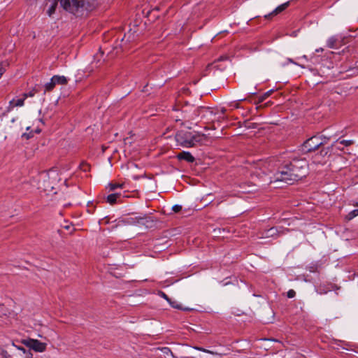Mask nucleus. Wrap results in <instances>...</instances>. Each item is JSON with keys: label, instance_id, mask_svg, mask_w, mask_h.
<instances>
[{"label": "nucleus", "instance_id": "obj_1", "mask_svg": "<svg viewBox=\"0 0 358 358\" xmlns=\"http://www.w3.org/2000/svg\"><path fill=\"white\" fill-rule=\"evenodd\" d=\"M287 153L270 157L273 176L270 178V184L281 181L292 183L299 180L306 174L308 163L305 159H294L290 162Z\"/></svg>", "mask_w": 358, "mask_h": 358}, {"label": "nucleus", "instance_id": "obj_2", "mask_svg": "<svg viewBox=\"0 0 358 358\" xmlns=\"http://www.w3.org/2000/svg\"><path fill=\"white\" fill-rule=\"evenodd\" d=\"M64 10L76 15H83L85 12L94 10L99 3V0H60Z\"/></svg>", "mask_w": 358, "mask_h": 358}, {"label": "nucleus", "instance_id": "obj_3", "mask_svg": "<svg viewBox=\"0 0 358 358\" xmlns=\"http://www.w3.org/2000/svg\"><path fill=\"white\" fill-rule=\"evenodd\" d=\"M175 138L177 143L184 148L204 145L208 141V136L203 134L183 130L178 131Z\"/></svg>", "mask_w": 358, "mask_h": 358}, {"label": "nucleus", "instance_id": "obj_4", "mask_svg": "<svg viewBox=\"0 0 358 358\" xmlns=\"http://www.w3.org/2000/svg\"><path fill=\"white\" fill-rule=\"evenodd\" d=\"M0 358H32V353L24 348L17 347L13 344V348L9 352L0 347Z\"/></svg>", "mask_w": 358, "mask_h": 358}, {"label": "nucleus", "instance_id": "obj_5", "mask_svg": "<svg viewBox=\"0 0 358 358\" xmlns=\"http://www.w3.org/2000/svg\"><path fill=\"white\" fill-rule=\"evenodd\" d=\"M327 143V138L325 137L315 136L303 143L302 145V150L304 152H310L315 151L321 145Z\"/></svg>", "mask_w": 358, "mask_h": 358}, {"label": "nucleus", "instance_id": "obj_6", "mask_svg": "<svg viewBox=\"0 0 358 358\" xmlns=\"http://www.w3.org/2000/svg\"><path fill=\"white\" fill-rule=\"evenodd\" d=\"M22 343L30 350H33L38 352H43L45 351L47 347V344L45 343L41 342L36 339H24L22 340Z\"/></svg>", "mask_w": 358, "mask_h": 358}, {"label": "nucleus", "instance_id": "obj_7", "mask_svg": "<svg viewBox=\"0 0 358 358\" xmlns=\"http://www.w3.org/2000/svg\"><path fill=\"white\" fill-rule=\"evenodd\" d=\"M194 114L205 121H213L215 113L213 109L206 107H199L194 110Z\"/></svg>", "mask_w": 358, "mask_h": 358}, {"label": "nucleus", "instance_id": "obj_8", "mask_svg": "<svg viewBox=\"0 0 358 358\" xmlns=\"http://www.w3.org/2000/svg\"><path fill=\"white\" fill-rule=\"evenodd\" d=\"M177 157L179 160H185L189 163H193L195 161V158L189 152L182 151L178 154Z\"/></svg>", "mask_w": 358, "mask_h": 358}, {"label": "nucleus", "instance_id": "obj_9", "mask_svg": "<svg viewBox=\"0 0 358 358\" xmlns=\"http://www.w3.org/2000/svg\"><path fill=\"white\" fill-rule=\"evenodd\" d=\"M25 99L24 96H23V98L17 99L16 100L15 99L10 100L9 101L8 110H11L14 107L22 106Z\"/></svg>", "mask_w": 358, "mask_h": 358}, {"label": "nucleus", "instance_id": "obj_10", "mask_svg": "<svg viewBox=\"0 0 358 358\" xmlns=\"http://www.w3.org/2000/svg\"><path fill=\"white\" fill-rule=\"evenodd\" d=\"M146 219V217H130L127 219L126 222L131 224H145Z\"/></svg>", "mask_w": 358, "mask_h": 358}, {"label": "nucleus", "instance_id": "obj_11", "mask_svg": "<svg viewBox=\"0 0 358 358\" xmlns=\"http://www.w3.org/2000/svg\"><path fill=\"white\" fill-rule=\"evenodd\" d=\"M289 5V2L287 1L286 3H284L280 6H278L275 10H273L272 12H270V17L271 16H275L278 15L279 13L284 11Z\"/></svg>", "mask_w": 358, "mask_h": 358}, {"label": "nucleus", "instance_id": "obj_12", "mask_svg": "<svg viewBox=\"0 0 358 358\" xmlns=\"http://www.w3.org/2000/svg\"><path fill=\"white\" fill-rule=\"evenodd\" d=\"M121 198V194L114 193L109 194L106 198V201L110 205L117 203Z\"/></svg>", "mask_w": 358, "mask_h": 358}, {"label": "nucleus", "instance_id": "obj_13", "mask_svg": "<svg viewBox=\"0 0 358 358\" xmlns=\"http://www.w3.org/2000/svg\"><path fill=\"white\" fill-rule=\"evenodd\" d=\"M52 81H54L56 85H66L67 83V78L64 76H54L52 77Z\"/></svg>", "mask_w": 358, "mask_h": 358}, {"label": "nucleus", "instance_id": "obj_14", "mask_svg": "<svg viewBox=\"0 0 358 358\" xmlns=\"http://www.w3.org/2000/svg\"><path fill=\"white\" fill-rule=\"evenodd\" d=\"M159 350L161 351L162 355L163 356L164 358H173L174 357L172 352L171 351V350L169 348L164 347V348H162Z\"/></svg>", "mask_w": 358, "mask_h": 358}, {"label": "nucleus", "instance_id": "obj_15", "mask_svg": "<svg viewBox=\"0 0 358 358\" xmlns=\"http://www.w3.org/2000/svg\"><path fill=\"white\" fill-rule=\"evenodd\" d=\"M59 0H53L49 7V8L47 10V14L50 17L52 15H53L56 10V8L57 6Z\"/></svg>", "mask_w": 358, "mask_h": 358}, {"label": "nucleus", "instance_id": "obj_16", "mask_svg": "<svg viewBox=\"0 0 358 358\" xmlns=\"http://www.w3.org/2000/svg\"><path fill=\"white\" fill-rule=\"evenodd\" d=\"M337 39L334 36L329 38L327 41V46L330 48H334L336 46Z\"/></svg>", "mask_w": 358, "mask_h": 358}, {"label": "nucleus", "instance_id": "obj_17", "mask_svg": "<svg viewBox=\"0 0 358 358\" xmlns=\"http://www.w3.org/2000/svg\"><path fill=\"white\" fill-rule=\"evenodd\" d=\"M353 141H351V140H337L336 141V145H337V144H341L342 145L343 147L345 146V147H348V146H350L351 145L353 144Z\"/></svg>", "mask_w": 358, "mask_h": 358}, {"label": "nucleus", "instance_id": "obj_18", "mask_svg": "<svg viewBox=\"0 0 358 358\" xmlns=\"http://www.w3.org/2000/svg\"><path fill=\"white\" fill-rule=\"evenodd\" d=\"M124 186V184L123 183H109L108 184V187H109V189L110 191H114L115 189H116L117 188H122Z\"/></svg>", "mask_w": 358, "mask_h": 358}, {"label": "nucleus", "instance_id": "obj_19", "mask_svg": "<svg viewBox=\"0 0 358 358\" xmlns=\"http://www.w3.org/2000/svg\"><path fill=\"white\" fill-rule=\"evenodd\" d=\"M194 349L201 351V352H203L209 353L211 355H219V356L222 355V354L218 353L217 352H214V351L209 350H207V349H205L203 348H200V347H194Z\"/></svg>", "mask_w": 358, "mask_h": 358}, {"label": "nucleus", "instance_id": "obj_20", "mask_svg": "<svg viewBox=\"0 0 358 358\" xmlns=\"http://www.w3.org/2000/svg\"><path fill=\"white\" fill-rule=\"evenodd\" d=\"M55 85H56V84L55 83L54 81H52V78L50 79V80L45 85V91H51L55 87Z\"/></svg>", "mask_w": 358, "mask_h": 358}, {"label": "nucleus", "instance_id": "obj_21", "mask_svg": "<svg viewBox=\"0 0 358 358\" xmlns=\"http://www.w3.org/2000/svg\"><path fill=\"white\" fill-rule=\"evenodd\" d=\"M330 150H331V148L330 147H328V148H322L320 151V155L322 157H324L326 156H327L330 152Z\"/></svg>", "mask_w": 358, "mask_h": 358}, {"label": "nucleus", "instance_id": "obj_22", "mask_svg": "<svg viewBox=\"0 0 358 358\" xmlns=\"http://www.w3.org/2000/svg\"><path fill=\"white\" fill-rule=\"evenodd\" d=\"M358 215V209H355L350 212L347 215V219L350 220Z\"/></svg>", "mask_w": 358, "mask_h": 358}, {"label": "nucleus", "instance_id": "obj_23", "mask_svg": "<svg viewBox=\"0 0 358 358\" xmlns=\"http://www.w3.org/2000/svg\"><path fill=\"white\" fill-rule=\"evenodd\" d=\"M80 169H82L83 171H88L90 170V165L86 163V162H83L80 164Z\"/></svg>", "mask_w": 358, "mask_h": 358}, {"label": "nucleus", "instance_id": "obj_24", "mask_svg": "<svg viewBox=\"0 0 358 358\" xmlns=\"http://www.w3.org/2000/svg\"><path fill=\"white\" fill-rule=\"evenodd\" d=\"M36 93V91L35 90H32L28 93L23 94V96H24V99H27V97H32L35 95Z\"/></svg>", "mask_w": 358, "mask_h": 358}, {"label": "nucleus", "instance_id": "obj_25", "mask_svg": "<svg viewBox=\"0 0 358 358\" xmlns=\"http://www.w3.org/2000/svg\"><path fill=\"white\" fill-rule=\"evenodd\" d=\"M296 295V292L294 289H289L287 293V296L288 298H294Z\"/></svg>", "mask_w": 358, "mask_h": 358}, {"label": "nucleus", "instance_id": "obj_26", "mask_svg": "<svg viewBox=\"0 0 358 358\" xmlns=\"http://www.w3.org/2000/svg\"><path fill=\"white\" fill-rule=\"evenodd\" d=\"M182 209V206H180V205H174L173 207H172V210L175 212V213H178Z\"/></svg>", "mask_w": 358, "mask_h": 358}, {"label": "nucleus", "instance_id": "obj_27", "mask_svg": "<svg viewBox=\"0 0 358 358\" xmlns=\"http://www.w3.org/2000/svg\"><path fill=\"white\" fill-rule=\"evenodd\" d=\"M269 341H273L274 343H276L278 344V346L276 347L277 350H280V348L282 347V343H281L278 342L276 340L271 339V338H269Z\"/></svg>", "mask_w": 358, "mask_h": 358}, {"label": "nucleus", "instance_id": "obj_28", "mask_svg": "<svg viewBox=\"0 0 358 358\" xmlns=\"http://www.w3.org/2000/svg\"><path fill=\"white\" fill-rule=\"evenodd\" d=\"M333 147H335L336 149L338 150H343V146L341 144H337V145H336V142L331 145V148Z\"/></svg>", "mask_w": 358, "mask_h": 358}, {"label": "nucleus", "instance_id": "obj_29", "mask_svg": "<svg viewBox=\"0 0 358 358\" xmlns=\"http://www.w3.org/2000/svg\"><path fill=\"white\" fill-rule=\"evenodd\" d=\"M171 305L172 307L175 308H177V309H181V306H179V305H176V303H171V302H169Z\"/></svg>", "mask_w": 358, "mask_h": 358}, {"label": "nucleus", "instance_id": "obj_30", "mask_svg": "<svg viewBox=\"0 0 358 358\" xmlns=\"http://www.w3.org/2000/svg\"><path fill=\"white\" fill-rule=\"evenodd\" d=\"M162 296L165 299H166L168 301H169V302H170V299H169V298L167 296V295H166V294H164V293H163V292H162Z\"/></svg>", "mask_w": 358, "mask_h": 358}, {"label": "nucleus", "instance_id": "obj_31", "mask_svg": "<svg viewBox=\"0 0 358 358\" xmlns=\"http://www.w3.org/2000/svg\"><path fill=\"white\" fill-rule=\"evenodd\" d=\"M273 230H274V228L270 227L269 231H270V233L272 232V234H271V236H273L274 234V232H273Z\"/></svg>", "mask_w": 358, "mask_h": 358}, {"label": "nucleus", "instance_id": "obj_32", "mask_svg": "<svg viewBox=\"0 0 358 358\" xmlns=\"http://www.w3.org/2000/svg\"><path fill=\"white\" fill-rule=\"evenodd\" d=\"M319 51H322V49L321 48V49H317L316 50V52H319Z\"/></svg>", "mask_w": 358, "mask_h": 358}, {"label": "nucleus", "instance_id": "obj_33", "mask_svg": "<svg viewBox=\"0 0 358 358\" xmlns=\"http://www.w3.org/2000/svg\"><path fill=\"white\" fill-rule=\"evenodd\" d=\"M176 120L178 121L179 120V119H178L179 117L178 116H176Z\"/></svg>", "mask_w": 358, "mask_h": 358}, {"label": "nucleus", "instance_id": "obj_34", "mask_svg": "<svg viewBox=\"0 0 358 358\" xmlns=\"http://www.w3.org/2000/svg\"><path fill=\"white\" fill-rule=\"evenodd\" d=\"M357 206H358V204H357Z\"/></svg>", "mask_w": 358, "mask_h": 358}]
</instances>
